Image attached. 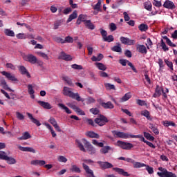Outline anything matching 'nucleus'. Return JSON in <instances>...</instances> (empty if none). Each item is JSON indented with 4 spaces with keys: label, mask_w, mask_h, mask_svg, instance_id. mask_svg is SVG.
Instances as JSON below:
<instances>
[{
    "label": "nucleus",
    "mask_w": 177,
    "mask_h": 177,
    "mask_svg": "<svg viewBox=\"0 0 177 177\" xmlns=\"http://www.w3.org/2000/svg\"><path fill=\"white\" fill-rule=\"evenodd\" d=\"M111 132L113 136H115L116 138H120L121 139H128V138H138L140 139L141 142H144V143H146V142H147V140H146L145 139V137H143V136L142 135H132L121 131H117L115 130H113Z\"/></svg>",
    "instance_id": "obj_1"
},
{
    "label": "nucleus",
    "mask_w": 177,
    "mask_h": 177,
    "mask_svg": "<svg viewBox=\"0 0 177 177\" xmlns=\"http://www.w3.org/2000/svg\"><path fill=\"white\" fill-rule=\"evenodd\" d=\"M63 94L65 96H68L69 97H71L72 99H75L77 102H84V100L81 98L78 93H74L73 92H72L71 88L68 87H64Z\"/></svg>",
    "instance_id": "obj_2"
},
{
    "label": "nucleus",
    "mask_w": 177,
    "mask_h": 177,
    "mask_svg": "<svg viewBox=\"0 0 177 177\" xmlns=\"http://www.w3.org/2000/svg\"><path fill=\"white\" fill-rule=\"evenodd\" d=\"M158 169L159 171H160V172H158L157 175H158V176L160 177H177L175 173L169 171L168 170H167V169L159 167Z\"/></svg>",
    "instance_id": "obj_3"
},
{
    "label": "nucleus",
    "mask_w": 177,
    "mask_h": 177,
    "mask_svg": "<svg viewBox=\"0 0 177 177\" xmlns=\"http://www.w3.org/2000/svg\"><path fill=\"white\" fill-rule=\"evenodd\" d=\"M0 160H5V161H7L8 164L10 165L12 164H16V159L8 156V155H6V152L5 151H0Z\"/></svg>",
    "instance_id": "obj_4"
},
{
    "label": "nucleus",
    "mask_w": 177,
    "mask_h": 177,
    "mask_svg": "<svg viewBox=\"0 0 177 177\" xmlns=\"http://www.w3.org/2000/svg\"><path fill=\"white\" fill-rule=\"evenodd\" d=\"M117 146L123 150H131L133 147V145L130 142H125L124 141L118 140Z\"/></svg>",
    "instance_id": "obj_5"
},
{
    "label": "nucleus",
    "mask_w": 177,
    "mask_h": 177,
    "mask_svg": "<svg viewBox=\"0 0 177 177\" xmlns=\"http://www.w3.org/2000/svg\"><path fill=\"white\" fill-rule=\"evenodd\" d=\"M94 121L99 127H103L106 125V122H109L107 118L103 115H100L99 118H96Z\"/></svg>",
    "instance_id": "obj_6"
},
{
    "label": "nucleus",
    "mask_w": 177,
    "mask_h": 177,
    "mask_svg": "<svg viewBox=\"0 0 177 177\" xmlns=\"http://www.w3.org/2000/svg\"><path fill=\"white\" fill-rule=\"evenodd\" d=\"M23 59L25 62H28L31 64L38 63V59H37V57L34 56L32 54H28L27 55H24Z\"/></svg>",
    "instance_id": "obj_7"
},
{
    "label": "nucleus",
    "mask_w": 177,
    "mask_h": 177,
    "mask_svg": "<svg viewBox=\"0 0 177 177\" xmlns=\"http://www.w3.org/2000/svg\"><path fill=\"white\" fill-rule=\"evenodd\" d=\"M59 60H65V62H71L73 57L71 55L66 54L64 51H62L58 57Z\"/></svg>",
    "instance_id": "obj_8"
},
{
    "label": "nucleus",
    "mask_w": 177,
    "mask_h": 177,
    "mask_svg": "<svg viewBox=\"0 0 177 177\" xmlns=\"http://www.w3.org/2000/svg\"><path fill=\"white\" fill-rule=\"evenodd\" d=\"M0 86H2L3 89L8 91V92H15V90H12L9 87L8 83L6 82V80H5L3 77H1L0 79Z\"/></svg>",
    "instance_id": "obj_9"
},
{
    "label": "nucleus",
    "mask_w": 177,
    "mask_h": 177,
    "mask_svg": "<svg viewBox=\"0 0 177 177\" xmlns=\"http://www.w3.org/2000/svg\"><path fill=\"white\" fill-rule=\"evenodd\" d=\"M120 39L124 45H135L136 41L128 37H121Z\"/></svg>",
    "instance_id": "obj_10"
},
{
    "label": "nucleus",
    "mask_w": 177,
    "mask_h": 177,
    "mask_svg": "<svg viewBox=\"0 0 177 177\" xmlns=\"http://www.w3.org/2000/svg\"><path fill=\"white\" fill-rule=\"evenodd\" d=\"M2 75H4L9 81H19L17 78L15 76V75H12V73L6 71H2L1 72Z\"/></svg>",
    "instance_id": "obj_11"
},
{
    "label": "nucleus",
    "mask_w": 177,
    "mask_h": 177,
    "mask_svg": "<svg viewBox=\"0 0 177 177\" xmlns=\"http://www.w3.org/2000/svg\"><path fill=\"white\" fill-rule=\"evenodd\" d=\"M97 164H99L100 168L102 169H109V168H113V164L109 162H102L98 161Z\"/></svg>",
    "instance_id": "obj_12"
},
{
    "label": "nucleus",
    "mask_w": 177,
    "mask_h": 177,
    "mask_svg": "<svg viewBox=\"0 0 177 177\" xmlns=\"http://www.w3.org/2000/svg\"><path fill=\"white\" fill-rule=\"evenodd\" d=\"M113 171L118 172L119 175H122L123 176H130V174L128 172L124 171V169L113 167Z\"/></svg>",
    "instance_id": "obj_13"
},
{
    "label": "nucleus",
    "mask_w": 177,
    "mask_h": 177,
    "mask_svg": "<svg viewBox=\"0 0 177 177\" xmlns=\"http://www.w3.org/2000/svg\"><path fill=\"white\" fill-rule=\"evenodd\" d=\"M19 70L22 75H26L28 78H31V75H30V73H28V71H27L24 66H20Z\"/></svg>",
    "instance_id": "obj_14"
},
{
    "label": "nucleus",
    "mask_w": 177,
    "mask_h": 177,
    "mask_svg": "<svg viewBox=\"0 0 177 177\" xmlns=\"http://www.w3.org/2000/svg\"><path fill=\"white\" fill-rule=\"evenodd\" d=\"M156 92L158 96H160V95H161V93H162L163 99H167V93L169 92V90H168V88H167L165 89L161 88L160 90H158V88H157Z\"/></svg>",
    "instance_id": "obj_15"
},
{
    "label": "nucleus",
    "mask_w": 177,
    "mask_h": 177,
    "mask_svg": "<svg viewBox=\"0 0 177 177\" xmlns=\"http://www.w3.org/2000/svg\"><path fill=\"white\" fill-rule=\"evenodd\" d=\"M164 8H166V9H175V3L172 2L171 1L167 0L164 4H163Z\"/></svg>",
    "instance_id": "obj_16"
},
{
    "label": "nucleus",
    "mask_w": 177,
    "mask_h": 177,
    "mask_svg": "<svg viewBox=\"0 0 177 177\" xmlns=\"http://www.w3.org/2000/svg\"><path fill=\"white\" fill-rule=\"evenodd\" d=\"M37 103L39 104V106H41L43 109H45L46 110H50L52 109V105L49 104V102H45L44 101H37Z\"/></svg>",
    "instance_id": "obj_17"
},
{
    "label": "nucleus",
    "mask_w": 177,
    "mask_h": 177,
    "mask_svg": "<svg viewBox=\"0 0 177 177\" xmlns=\"http://www.w3.org/2000/svg\"><path fill=\"white\" fill-rule=\"evenodd\" d=\"M86 136H88V138H91V139H99V138H100V136L94 131H87L86 133Z\"/></svg>",
    "instance_id": "obj_18"
},
{
    "label": "nucleus",
    "mask_w": 177,
    "mask_h": 177,
    "mask_svg": "<svg viewBox=\"0 0 177 177\" xmlns=\"http://www.w3.org/2000/svg\"><path fill=\"white\" fill-rule=\"evenodd\" d=\"M28 118H30V120L32 121V122H33V124H35V125H37V127H41V122H39V120L35 119L33 116L32 114L30 113H26Z\"/></svg>",
    "instance_id": "obj_19"
},
{
    "label": "nucleus",
    "mask_w": 177,
    "mask_h": 177,
    "mask_svg": "<svg viewBox=\"0 0 177 177\" xmlns=\"http://www.w3.org/2000/svg\"><path fill=\"white\" fill-rule=\"evenodd\" d=\"M18 149H19V150H21V151H28L29 153H35V149H34V148L32 147H21V146H19Z\"/></svg>",
    "instance_id": "obj_20"
},
{
    "label": "nucleus",
    "mask_w": 177,
    "mask_h": 177,
    "mask_svg": "<svg viewBox=\"0 0 177 177\" xmlns=\"http://www.w3.org/2000/svg\"><path fill=\"white\" fill-rule=\"evenodd\" d=\"M100 104H101L102 107H103L104 109H111L114 107V105L110 101H109L107 102H100Z\"/></svg>",
    "instance_id": "obj_21"
},
{
    "label": "nucleus",
    "mask_w": 177,
    "mask_h": 177,
    "mask_svg": "<svg viewBox=\"0 0 177 177\" xmlns=\"http://www.w3.org/2000/svg\"><path fill=\"white\" fill-rule=\"evenodd\" d=\"M27 139H31V135L28 131L24 132L22 136L18 138L19 140H27Z\"/></svg>",
    "instance_id": "obj_22"
},
{
    "label": "nucleus",
    "mask_w": 177,
    "mask_h": 177,
    "mask_svg": "<svg viewBox=\"0 0 177 177\" xmlns=\"http://www.w3.org/2000/svg\"><path fill=\"white\" fill-rule=\"evenodd\" d=\"M111 50H113V52H118L119 53H121L122 52V48H121V44L116 43V46H114L111 48Z\"/></svg>",
    "instance_id": "obj_23"
},
{
    "label": "nucleus",
    "mask_w": 177,
    "mask_h": 177,
    "mask_svg": "<svg viewBox=\"0 0 177 177\" xmlns=\"http://www.w3.org/2000/svg\"><path fill=\"white\" fill-rule=\"evenodd\" d=\"M137 50H138L140 53H147V50L146 49V46H145L144 45L138 44L137 46Z\"/></svg>",
    "instance_id": "obj_24"
},
{
    "label": "nucleus",
    "mask_w": 177,
    "mask_h": 177,
    "mask_svg": "<svg viewBox=\"0 0 177 177\" xmlns=\"http://www.w3.org/2000/svg\"><path fill=\"white\" fill-rule=\"evenodd\" d=\"M132 97V95H131V93H126L121 99H120V103H124V102H127V100H129Z\"/></svg>",
    "instance_id": "obj_25"
},
{
    "label": "nucleus",
    "mask_w": 177,
    "mask_h": 177,
    "mask_svg": "<svg viewBox=\"0 0 177 177\" xmlns=\"http://www.w3.org/2000/svg\"><path fill=\"white\" fill-rule=\"evenodd\" d=\"M78 16V14L77 13V10L73 11V12L69 15V17L67 20V23H70V21H73L74 19H77V17Z\"/></svg>",
    "instance_id": "obj_26"
},
{
    "label": "nucleus",
    "mask_w": 177,
    "mask_h": 177,
    "mask_svg": "<svg viewBox=\"0 0 177 177\" xmlns=\"http://www.w3.org/2000/svg\"><path fill=\"white\" fill-rule=\"evenodd\" d=\"M57 106L60 107V109H62V110H64L67 114H71V111L68 109V107L66 106V105L62 103H59Z\"/></svg>",
    "instance_id": "obj_27"
},
{
    "label": "nucleus",
    "mask_w": 177,
    "mask_h": 177,
    "mask_svg": "<svg viewBox=\"0 0 177 177\" xmlns=\"http://www.w3.org/2000/svg\"><path fill=\"white\" fill-rule=\"evenodd\" d=\"M95 64L96 67H97L99 70H102V71H106V70H107V67H106V65H104L103 63L96 62Z\"/></svg>",
    "instance_id": "obj_28"
},
{
    "label": "nucleus",
    "mask_w": 177,
    "mask_h": 177,
    "mask_svg": "<svg viewBox=\"0 0 177 177\" xmlns=\"http://www.w3.org/2000/svg\"><path fill=\"white\" fill-rule=\"evenodd\" d=\"M160 47L162 48L163 52H168L169 50V48H168V46L165 44V42H164V40L162 39L160 41Z\"/></svg>",
    "instance_id": "obj_29"
},
{
    "label": "nucleus",
    "mask_w": 177,
    "mask_h": 177,
    "mask_svg": "<svg viewBox=\"0 0 177 177\" xmlns=\"http://www.w3.org/2000/svg\"><path fill=\"white\" fill-rule=\"evenodd\" d=\"M86 27L88 28V30H95V25L92 24V21L91 20H87L85 22Z\"/></svg>",
    "instance_id": "obj_30"
},
{
    "label": "nucleus",
    "mask_w": 177,
    "mask_h": 177,
    "mask_svg": "<svg viewBox=\"0 0 177 177\" xmlns=\"http://www.w3.org/2000/svg\"><path fill=\"white\" fill-rule=\"evenodd\" d=\"M104 86L107 91H115V86L114 84H111L110 83H105Z\"/></svg>",
    "instance_id": "obj_31"
},
{
    "label": "nucleus",
    "mask_w": 177,
    "mask_h": 177,
    "mask_svg": "<svg viewBox=\"0 0 177 177\" xmlns=\"http://www.w3.org/2000/svg\"><path fill=\"white\" fill-rule=\"evenodd\" d=\"M138 28L140 30V31L143 32H146L147 30H149V26H147V24H141L139 26Z\"/></svg>",
    "instance_id": "obj_32"
},
{
    "label": "nucleus",
    "mask_w": 177,
    "mask_h": 177,
    "mask_svg": "<svg viewBox=\"0 0 177 177\" xmlns=\"http://www.w3.org/2000/svg\"><path fill=\"white\" fill-rule=\"evenodd\" d=\"M71 172H76L77 174H80L81 169L80 167H77L75 165H73L72 167L70 169Z\"/></svg>",
    "instance_id": "obj_33"
},
{
    "label": "nucleus",
    "mask_w": 177,
    "mask_h": 177,
    "mask_svg": "<svg viewBox=\"0 0 177 177\" xmlns=\"http://www.w3.org/2000/svg\"><path fill=\"white\" fill-rule=\"evenodd\" d=\"M76 142L77 143V146L81 151H83L84 153H86V149H85V147H84V145H82V142L81 141L76 140Z\"/></svg>",
    "instance_id": "obj_34"
},
{
    "label": "nucleus",
    "mask_w": 177,
    "mask_h": 177,
    "mask_svg": "<svg viewBox=\"0 0 177 177\" xmlns=\"http://www.w3.org/2000/svg\"><path fill=\"white\" fill-rule=\"evenodd\" d=\"M165 63L167 64V67L170 68L171 71H174V64L172 62L168 60V59H165Z\"/></svg>",
    "instance_id": "obj_35"
},
{
    "label": "nucleus",
    "mask_w": 177,
    "mask_h": 177,
    "mask_svg": "<svg viewBox=\"0 0 177 177\" xmlns=\"http://www.w3.org/2000/svg\"><path fill=\"white\" fill-rule=\"evenodd\" d=\"M111 148L110 147V146H105L101 149L100 152L102 154H107V153H109V150H111Z\"/></svg>",
    "instance_id": "obj_36"
},
{
    "label": "nucleus",
    "mask_w": 177,
    "mask_h": 177,
    "mask_svg": "<svg viewBox=\"0 0 177 177\" xmlns=\"http://www.w3.org/2000/svg\"><path fill=\"white\" fill-rule=\"evenodd\" d=\"M144 136L145 138H146V139H147V140H151V141L154 140V137H153V136H151V134L145 131Z\"/></svg>",
    "instance_id": "obj_37"
},
{
    "label": "nucleus",
    "mask_w": 177,
    "mask_h": 177,
    "mask_svg": "<svg viewBox=\"0 0 177 177\" xmlns=\"http://www.w3.org/2000/svg\"><path fill=\"white\" fill-rule=\"evenodd\" d=\"M100 6H102V0H98V2L93 7V9L97 12H100Z\"/></svg>",
    "instance_id": "obj_38"
},
{
    "label": "nucleus",
    "mask_w": 177,
    "mask_h": 177,
    "mask_svg": "<svg viewBox=\"0 0 177 177\" xmlns=\"http://www.w3.org/2000/svg\"><path fill=\"white\" fill-rule=\"evenodd\" d=\"M4 32L6 35L8 37H15V32L13 30H10V29H5Z\"/></svg>",
    "instance_id": "obj_39"
},
{
    "label": "nucleus",
    "mask_w": 177,
    "mask_h": 177,
    "mask_svg": "<svg viewBox=\"0 0 177 177\" xmlns=\"http://www.w3.org/2000/svg\"><path fill=\"white\" fill-rule=\"evenodd\" d=\"M164 127H175V123L171 121L165 120L163 122Z\"/></svg>",
    "instance_id": "obj_40"
},
{
    "label": "nucleus",
    "mask_w": 177,
    "mask_h": 177,
    "mask_svg": "<svg viewBox=\"0 0 177 177\" xmlns=\"http://www.w3.org/2000/svg\"><path fill=\"white\" fill-rule=\"evenodd\" d=\"M104 41L105 42H113L114 41V37L113 35H110L109 36H106L104 39Z\"/></svg>",
    "instance_id": "obj_41"
},
{
    "label": "nucleus",
    "mask_w": 177,
    "mask_h": 177,
    "mask_svg": "<svg viewBox=\"0 0 177 177\" xmlns=\"http://www.w3.org/2000/svg\"><path fill=\"white\" fill-rule=\"evenodd\" d=\"M62 80H64V81H65L68 85H69L70 86H73V81L71 80V79H69L68 77H62Z\"/></svg>",
    "instance_id": "obj_42"
},
{
    "label": "nucleus",
    "mask_w": 177,
    "mask_h": 177,
    "mask_svg": "<svg viewBox=\"0 0 177 177\" xmlns=\"http://www.w3.org/2000/svg\"><path fill=\"white\" fill-rule=\"evenodd\" d=\"M145 9L147 10H151V3L150 1H147L144 3Z\"/></svg>",
    "instance_id": "obj_43"
},
{
    "label": "nucleus",
    "mask_w": 177,
    "mask_h": 177,
    "mask_svg": "<svg viewBox=\"0 0 177 177\" xmlns=\"http://www.w3.org/2000/svg\"><path fill=\"white\" fill-rule=\"evenodd\" d=\"M90 112L92 113V114H94V115H97V114L100 113V111L97 108H91Z\"/></svg>",
    "instance_id": "obj_44"
},
{
    "label": "nucleus",
    "mask_w": 177,
    "mask_h": 177,
    "mask_svg": "<svg viewBox=\"0 0 177 177\" xmlns=\"http://www.w3.org/2000/svg\"><path fill=\"white\" fill-rule=\"evenodd\" d=\"M142 115H144V117H146L147 120H150V113L147 110L142 111L141 113Z\"/></svg>",
    "instance_id": "obj_45"
},
{
    "label": "nucleus",
    "mask_w": 177,
    "mask_h": 177,
    "mask_svg": "<svg viewBox=\"0 0 177 177\" xmlns=\"http://www.w3.org/2000/svg\"><path fill=\"white\" fill-rule=\"evenodd\" d=\"M133 164V167L135 168H141V167H145L146 166V165H145V163H140L139 162H135L134 161V163Z\"/></svg>",
    "instance_id": "obj_46"
},
{
    "label": "nucleus",
    "mask_w": 177,
    "mask_h": 177,
    "mask_svg": "<svg viewBox=\"0 0 177 177\" xmlns=\"http://www.w3.org/2000/svg\"><path fill=\"white\" fill-rule=\"evenodd\" d=\"M28 92L29 95H34V93H35V91L32 88V84L28 85Z\"/></svg>",
    "instance_id": "obj_47"
},
{
    "label": "nucleus",
    "mask_w": 177,
    "mask_h": 177,
    "mask_svg": "<svg viewBox=\"0 0 177 177\" xmlns=\"http://www.w3.org/2000/svg\"><path fill=\"white\" fill-rule=\"evenodd\" d=\"M82 142L86 147V149H88L89 147H91V146H92V145L91 144V142H89L88 140H86V139L83 138L82 139Z\"/></svg>",
    "instance_id": "obj_48"
},
{
    "label": "nucleus",
    "mask_w": 177,
    "mask_h": 177,
    "mask_svg": "<svg viewBox=\"0 0 177 177\" xmlns=\"http://www.w3.org/2000/svg\"><path fill=\"white\" fill-rule=\"evenodd\" d=\"M62 23H63V21L62 20H58L55 21L54 24V30H57V28H59V26H62Z\"/></svg>",
    "instance_id": "obj_49"
},
{
    "label": "nucleus",
    "mask_w": 177,
    "mask_h": 177,
    "mask_svg": "<svg viewBox=\"0 0 177 177\" xmlns=\"http://www.w3.org/2000/svg\"><path fill=\"white\" fill-rule=\"evenodd\" d=\"M65 44L67 42L68 44H73L74 42V39L70 36L66 37L64 39Z\"/></svg>",
    "instance_id": "obj_50"
},
{
    "label": "nucleus",
    "mask_w": 177,
    "mask_h": 177,
    "mask_svg": "<svg viewBox=\"0 0 177 177\" xmlns=\"http://www.w3.org/2000/svg\"><path fill=\"white\" fill-rule=\"evenodd\" d=\"M37 55L41 56V57H43V59H46V60H49V57H48V55L45 54L44 53L37 52Z\"/></svg>",
    "instance_id": "obj_51"
},
{
    "label": "nucleus",
    "mask_w": 177,
    "mask_h": 177,
    "mask_svg": "<svg viewBox=\"0 0 177 177\" xmlns=\"http://www.w3.org/2000/svg\"><path fill=\"white\" fill-rule=\"evenodd\" d=\"M48 122H50V124H52V125L55 127H56V125H57V122L56 121V119H55L54 118H50L48 120Z\"/></svg>",
    "instance_id": "obj_52"
},
{
    "label": "nucleus",
    "mask_w": 177,
    "mask_h": 177,
    "mask_svg": "<svg viewBox=\"0 0 177 177\" xmlns=\"http://www.w3.org/2000/svg\"><path fill=\"white\" fill-rule=\"evenodd\" d=\"M87 151H89L90 154H95L96 153V149L92 145L87 148Z\"/></svg>",
    "instance_id": "obj_53"
},
{
    "label": "nucleus",
    "mask_w": 177,
    "mask_h": 177,
    "mask_svg": "<svg viewBox=\"0 0 177 177\" xmlns=\"http://www.w3.org/2000/svg\"><path fill=\"white\" fill-rule=\"evenodd\" d=\"M72 68H74V70H82V66L78 65L77 64H74L71 65Z\"/></svg>",
    "instance_id": "obj_54"
},
{
    "label": "nucleus",
    "mask_w": 177,
    "mask_h": 177,
    "mask_svg": "<svg viewBox=\"0 0 177 177\" xmlns=\"http://www.w3.org/2000/svg\"><path fill=\"white\" fill-rule=\"evenodd\" d=\"M6 67L7 68H10V70H16V66H15V65H13L12 63L6 64Z\"/></svg>",
    "instance_id": "obj_55"
},
{
    "label": "nucleus",
    "mask_w": 177,
    "mask_h": 177,
    "mask_svg": "<svg viewBox=\"0 0 177 177\" xmlns=\"http://www.w3.org/2000/svg\"><path fill=\"white\" fill-rule=\"evenodd\" d=\"M16 37L18 38V39H26V38H27L24 33L17 34Z\"/></svg>",
    "instance_id": "obj_56"
},
{
    "label": "nucleus",
    "mask_w": 177,
    "mask_h": 177,
    "mask_svg": "<svg viewBox=\"0 0 177 177\" xmlns=\"http://www.w3.org/2000/svg\"><path fill=\"white\" fill-rule=\"evenodd\" d=\"M16 115L18 120H20L21 121L24 120V115L21 114L20 112H16Z\"/></svg>",
    "instance_id": "obj_57"
},
{
    "label": "nucleus",
    "mask_w": 177,
    "mask_h": 177,
    "mask_svg": "<svg viewBox=\"0 0 177 177\" xmlns=\"http://www.w3.org/2000/svg\"><path fill=\"white\" fill-rule=\"evenodd\" d=\"M100 34H101L103 39H104L107 37V31H106L102 28L100 29Z\"/></svg>",
    "instance_id": "obj_58"
},
{
    "label": "nucleus",
    "mask_w": 177,
    "mask_h": 177,
    "mask_svg": "<svg viewBox=\"0 0 177 177\" xmlns=\"http://www.w3.org/2000/svg\"><path fill=\"white\" fill-rule=\"evenodd\" d=\"M145 167H146V169L147 170V171L149 174L154 173V170H153V167H151L149 165H145Z\"/></svg>",
    "instance_id": "obj_59"
},
{
    "label": "nucleus",
    "mask_w": 177,
    "mask_h": 177,
    "mask_svg": "<svg viewBox=\"0 0 177 177\" xmlns=\"http://www.w3.org/2000/svg\"><path fill=\"white\" fill-rule=\"evenodd\" d=\"M109 26H110L109 28L111 31H115V30H117V26L115 25V24L111 23Z\"/></svg>",
    "instance_id": "obj_60"
},
{
    "label": "nucleus",
    "mask_w": 177,
    "mask_h": 177,
    "mask_svg": "<svg viewBox=\"0 0 177 177\" xmlns=\"http://www.w3.org/2000/svg\"><path fill=\"white\" fill-rule=\"evenodd\" d=\"M137 104L139 106H147V104L146 103V102L142 100H137Z\"/></svg>",
    "instance_id": "obj_61"
},
{
    "label": "nucleus",
    "mask_w": 177,
    "mask_h": 177,
    "mask_svg": "<svg viewBox=\"0 0 177 177\" xmlns=\"http://www.w3.org/2000/svg\"><path fill=\"white\" fill-rule=\"evenodd\" d=\"M119 63L122 64V66H123L124 67H125V66H127V63H129V61L127 60V59H120L119 60Z\"/></svg>",
    "instance_id": "obj_62"
},
{
    "label": "nucleus",
    "mask_w": 177,
    "mask_h": 177,
    "mask_svg": "<svg viewBox=\"0 0 177 177\" xmlns=\"http://www.w3.org/2000/svg\"><path fill=\"white\" fill-rule=\"evenodd\" d=\"M123 15H124V21H129V20H131V17H129V15H128V12H124Z\"/></svg>",
    "instance_id": "obj_63"
},
{
    "label": "nucleus",
    "mask_w": 177,
    "mask_h": 177,
    "mask_svg": "<svg viewBox=\"0 0 177 177\" xmlns=\"http://www.w3.org/2000/svg\"><path fill=\"white\" fill-rule=\"evenodd\" d=\"M124 55L127 57H132V53L129 50H126Z\"/></svg>",
    "instance_id": "obj_64"
}]
</instances>
